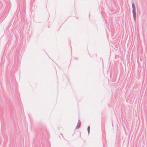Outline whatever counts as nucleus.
I'll list each match as a JSON object with an SVG mask.
<instances>
[{
    "label": "nucleus",
    "instance_id": "3",
    "mask_svg": "<svg viewBox=\"0 0 147 147\" xmlns=\"http://www.w3.org/2000/svg\"><path fill=\"white\" fill-rule=\"evenodd\" d=\"M132 7L133 8V9H136L135 7L134 3L132 4Z\"/></svg>",
    "mask_w": 147,
    "mask_h": 147
},
{
    "label": "nucleus",
    "instance_id": "1",
    "mask_svg": "<svg viewBox=\"0 0 147 147\" xmlns=\"http://www.w3.org/2000/svg\"><path fill=\"white\" fill-rule=\"evenodd\" d=\"M133 16L134 20H135L136 16V9L133 10Z\"/></svg>",
    "mask_w": 147,
    "mask_h": 147
},
{
    "label": "nucleus",
    "instance_id": "2",
    "mask_svg": "<svg viewBox=\"0 0 147 147\" xmlns=\"http://www.w3.org/2000/svg\"><path fill=\"white\" fill-rule=\"evenodd\" d=\"M80 125H81L80 123V122H79L77 124V126L76 127V128L78 129V128H79V127H80Z\"/></svg>",
    "mask_w": 147,
    "mask_h": 147
},
{
    "label": "nucleus",
    "instance_id": "4",
    "mask_svg": "<svg viewBox=\"0 0 147 147\" xmlns=\"http://www.w3.org/2000/svg\"><path fill=\"white\" fill-rule=\"evenodd\" d=\"M90 128L89 127H88V133H89V130H90Z\"/></svg>",
    "mask_w": 147,
    "mask_h": 147
}]
</instances>
